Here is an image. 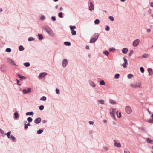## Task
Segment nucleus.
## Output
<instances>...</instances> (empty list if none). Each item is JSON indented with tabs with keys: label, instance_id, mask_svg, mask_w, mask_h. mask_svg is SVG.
Returning a JSON list of instances; mask_svg holds the SVG:
<instances>
[{
	"label": "nucleus",
	"instance_id": "nucleus-39",
	"mask_svg": "<svg viewBox=\"0 0 153 153\" xmlns=\"http://www.w3.org/2000/svg\"><path fill=\"white\" fill-rule=\"evenodd\" d=\"M44 108V106L43 105H41L39 107V109L41 111H42V110H43Z\"/></svg>",
	"mask_w": 153,
	"mask_h": 153
},
{
	"label": "nucleus",
	"instance_id": "nucleus-3",
	"mask_svg": "<svg viewBox=\"0 0 153 153\" xmlns=\"http://www.w3.org/2000/svg\"><path fill=\"white\" fill-rule=\"evenodd\" d=\"M141 85V84L139 82H137L134 84H131L130 86L131 87L133 88H138L140 87Z\"/></svg>",
	"mask_w": 153,
	"mask_h": 153
},
{
	"label": "nucleus",
	"instance_id": "nucleus-26",
	"mask_svg": "<svg viewBox=\"0 0 153 153\" xmlns=\"http://www.w3.org/2000/svg\"><path fill=\"white\" fill-rule=\"evenodd\" d=\"M11 133V131H9V132H7V133L5 134V135H7V137L8 138H10V135Z\"/></svg>",
	"mask_w": 153,
	"mask_h": 153
},
{
	"label": "nucleus",
	"instance_id": "nucleus-7",
	"mask_svg": "<svg viewBox=\"0 0 153 153\" xmlns=\"http://www.w3.org/2000/svg\"><path fill=\"white\" fill-rule=\"evenodd\" d=\"M68 64V61L66 59H64L63 60L62 62V66L64 68Z\"/></svg>",
	"mask_w": 153,
	"mask_h": 153
},
{
	"label": "nucleus",
	"instance_id": "nucleus-17",
	"mask_svg": "<svg viewBox=\"0 0 153 153\" xmlns=\"http://www.w3.org/2000/svg\"><path fill=\"white\" fill-rule=\"evenodd\" d=\"M97 102L99 104H103L104 103L105 101L104 100L101 99L100 100H97Z\"/></svg>",
	"mask_w": 153,
	"mask_h": 153
},
{
	"label": "nucleus",
	"instance_id": "nucleus-1",
	"mask_svg": "<svg viewBox=\"0 0 153 153\" xmlns=\"http://www.w3.org/2000/svg\"><path fill=\"white\" fill-rule=\"evenodd\" d=\"M44 30L46 31L51 37H53L54 34L51 28L48 26H45L43 27Z\"/></svg>",
	"mask_w": 153,
	"mask_h": 153
},
{
	"label": "nucleus",
	"instance_id": "nucleus-44",
	"mask_svg": "<svg viewBox=\"0 0 153 153\" xmlns=\"http://www.w3.org/2000/svg\"><path fill=\"white\" fill-rule=\"evenodd\" d=\"M133 53V51L132 50H131L130 51V53L128 54L129 56H131L132 54Z\"/></svg>",
	"mask_w": 153,
	"mask_h": 153
},
{
	"label": "nucleus",
	"instance_id": "nucleus-35",
	"mask_svg": "<svg viewBox=\"0 0 153 153\" xmlns=\"http://www.w3.org/2000/svg\"><path fill=\"white\" fill-rule=\"evenodd\" d=\"M103 54L106 56L108 55L109 54V52L108 51L106 50L105 51H103Z\"/></svg>",
	"mask_w": 153,
	"mask_h": 153
},
{
	"label": "nucleus",
	"instance_id": "nucleus-61",
	"mask_svg": "<svg viewBox=\"0 0 153 153\" xmlns=\"http://www.w3.org/2000/svg\"><path fill=\"white\" fill-rule=\"evenodd\" d=\"M149 4H150V6L151 7H153V2H151Z\"/></svg>",
	"mask_w": 153,
	"mask_h": 153
},
{
	"label": "nucleus",
	"instance_id": "nucleus-14",
	"mask_svg": "<svg viewBox=\"0 0 153 153\" xmlns=\"http://www.w3.org/2000/svg\"><path fill=\"white\" fill-rule=\"evenodd\" d=\"M89 83L90 84V85L92 87H95L96 86V85L91 80H90L88 81Z\"/></svg>",
	"mask_w": 153,
	"mask_h": 153
},
{
	"label": "nucleus",
	"instance_id": "nucleus-28",
	"mask_svg": "<svg viewBox=\"0 0 153 153\" xmlns=\"http://www.w3.org/2000/svg\"><path fill=\"white\" fill-rule=\"evenodd\" d=\"M118 111H117L116 112L117 116L118 118H120V117H121V113L120 112L119 113V114H118Z\"/></svg>",
	"mask_w": 153,
	"mask_h": 153
},
{
	"label": "nucleus",
	"instance_id": "nucleus-5",
	"mask_svg": "<svg viewBox=\"0 0 153 153\" xmlns=\"http://www.w3.org/2000/svg\"><path fill=\"white\" fill-rule=\"evenodd\" d=\"M140 40L138 39H137L134 40L133 42V45L134 47H136L137 46L139 43Z\"/></svg>",
	"mask_w": 153,
	"mask_h": 153
},
{
	"label": "nucleus",
	"instance_id": "nucleus-25",
	"mask_svg": "<svg viewBox=\"0 0 153 153\" xmlns=\"http://www.w3.org/2000/svg\"><path fill=\"white\" fill-rule=\"evenodd\" d=\"M147 142L150 143L152 144L153 143V141L151 139L147 138L146 140Z\"/></svg>",
	"mask_w": 153,
	"mask_h": 153
},
{
	"label": "nucleus",
	"instance_id": "nucleus-4",
	"mask_svg": "<svg viewBox=\"0 0 153 153\" xmlns=\"http://www.w3.org/2000/svg\"><path fill=\"white\" fill-rule=\"evenodd\" d=\"M125 111L128 114H130L132 112V109L131 107L128 106L126 107Z\"/></svg>",
	"mask_w": 153,
	"mask_h": 153
},
{
	"label": "nucleus",
	"instance_id": "nucleus-41",
	"mask_svg": "<svg viewBox=\"0 0 153 153\" xmlns=\"http://www.w3.org/2000/svg\"><path fill=\"white\" fill-rule=\"evenodd\" d=\"M115 49L113 47H111L109 49V51L110 52L114 51H115Z\"/></svg>",
	"mask_w": 153,
	"mask_h": 153
},
{
	"label": "nucleus",
	"instance_id": "nucleus-27",
	"mask_svg": "<svg viewBox=\"0 0 153 153\" xmlns=\"http://www.w3.org/2000/svg\"><path fill=\"white\" fill-rule=\"evenodd\" d=\"M97 39H91L89 43H93Z\"/></svg>",
	"mask_w": 153,
	"mask_h": 153
},
{
	"label": "nucleus",
	"instance_id": "nucleus-63",
	"mask_svg": "<svg viewBox=\"0 0 153 153\" xmlns=\"http://www.w3.org/2000/svg\"><path fill=\"white\" fill-rule=\"evenodd\" d=\"M108 147H104V149L105 150H108Z\"/></svg>",
	"mask_w": 153,
	"mask_h": 153
},
{
	"label": "nucleus",
	"instance_id": "nucleus-11",
	"mask_svg": "<svg viewBox=\"0 0 153 153\" xmlns=\"http://www.w3.org/2000/svg\"><path fill=\"white\" fill-rule=\"evenodd\" d=\"M90 6L89 7V9L90 11H91L94 9V5L92 2H90Z\"/></svg>",
	"mask_w": 153,
	"mask_h": 153
},
{
	"label": "nucleus",
	"instance_id": "nucleus-10",
	"mask_svg": "<svg viewBox=\"0 0 153 153\" xmlns=\"http://www.w3.org/2000/svg\"><path fill=\"white\" fill-rule=\"evenodd\" d=\"M41 121V118L40 117H38L36 119L34 120V123L36 124L39 123Z\"/></svg>",
	"mask_w": 153,
	"mask_h": 153
},
{
	"label": "nucleus",
	"instance_id": "nucleus-22",
	"mask_svg": "<svg viewBox=\"0 0 153 153\" xmlns=\"http://www.w3.org/2000/svg\"><path fill=\"white\" fill-rule=\"evenodd\" d=\"M64 44L66 46H69L71 45L70 42H69L66 41L64 42Z\"/></svg>",
	"mask_w": 153,
	"mask_h": 153
},
{
	"label": "nucleus",
	"instance_id": "nucleus-19",
	"mask_svg": "<svg viewBox=\"0 0 153 153\" xmlns=\"http://www.w3.org/2000/svg\"><path fill=\"white\" fill-rule=\"evenodd\" d=\"M14 116L15 117V118L16 119H17L19 117V114L16 111L13 114Z\"/></svg>",
	"mask_w": 153,
	"mask_h": 153
},
{
	"label": "nucleus",
	"instance_id": "nucleus-58",
	"mask_svg": "<svg viewBox=\"0 0 153 153\" xmlns=\"http://www.w3.org/2000/svg\"><path fill=\"white\" fill-rule=\"evenodd\" d=\"M39 38H42L43 36L42 34H38V35Z\"/></svg>",
	"mask_w": 153,
	"mask_h": 153
},
{
	"label": "nucleus",
	"instance_id": "nucleus-16",
	"mask_svg": "<svg viewBox=\"0 0 153 153\" xmlns=\"http://www.w3.org/2000/svg\"><path fill=\"white\" fill-rule=\"evenodd\" d=\"M150 75H152L153 74V71L152 69L148 68L147 69Z\"/></svg>",
	"mask_w": 153,
	"mask_h": 153
},
{
	"label": "nucleus",
	"instance_id": "nucleus-36",
	"mask_svg": "<svg viewBox=\"0 0 153 153\" xmlns=\"http://www.w3.org/2000/svg\"><path fill=\"white\" fill-rule=\"evenodd\" d=\"M40 100L42 101H45L46 100V97L43 96L40 98Z\"/></svg>",
	"mask_w": 153,
	"mask_h": 153
},
{
	"label": "nucleus",
	"instance_id": "nucleus-31",
	"mask_svg": "<svg viewBox=\"0 0 153 153\" xmlns=\"http://www.w3.org/2000/svg\"><path fill=\"white\" fill-rule=\"evenodd\" d=\"M30 63L28 62H27L24 63V65L26 67H28L30 66Z\"/></svg>",
	"mask_w": 153,
	"mask_h": 153
},
{
	"label": "nucleus",
	"instance_id": "nucleus-15",
	"mask_svg": "<svg viewBox=\"0 0 153 153\" xmlns=\"http://www.w3.org/2000/svg\"><path fill=\"white\" fill-rule=\"evenodd\" d=\"M128 51V49L127 48H124L122 50V52L124 54H126Z\"/></svg>",
	"mask_w": 153,
	"mask_h": 153
},
{
	"label": "nucleus",
	"instance_id": "nucleus-53",
	"mask_svg": "<svg viewBox=\"0 0 153 153\" xmlns=\"http://www.w3.org/2000/svg\"><path fill=\"white\" fill-rule=\"evenodd\" d=\"M124 153H130L129 151L126 149L124 150Z\"/></svg>",
	"mask_w": 153,
	"mask_h": 153
},
{
	"label": "nucleus",
	"instance_id": "nucleus-40",
	"mask_svg": "<svg viewBox=\"0 0 153 153\" xmlns=\"http://www.w3.org/2000/svg\"><path fill=\"white\" fill-rule=\"evenodd\" d=\"M99 22H100L99 20L98 19H96L94 22V23L95 24H98L99 23Z\"/></svg>",
	"mask_w": 153,
	"mask_h": 153
},
{
	"label": "nucleus",
	"instance_id": "nucleus-30",
	"mask_svg": "<svg viewBox=\"0 0 153 153\" xmlns=\"http://www.w3.org/2000/svg\"><path fill=\"white\" fill-rule=\"evenodd\" d=\"M19 50L20 51H22L24 50V47L22 45H20L19 46Z\"/></svg>",
	"mask_w": 153,
	"mask_h": 153
},
{
	"label": "nucleus",
	"instance_id": "nucleus-18",
	"mask_svg": "<svg viewBox=\"0 0 153 153\" xmlns=\"http://www.w3.org/2000/svg\"><path fill=\"white\" fill-rule=\"evenodd\" d=\"M34 114V113L32 111L31 112H28L26 113V115L27 116H28V115H32L33 116Z\"/></svg>",
	"mask_w": 153,
	"mask_h": 153
},
{
	"label": "nucleus",
	"instance_id": "nucleus-43",
	"mask_svg": "<svg viewBox=\"0 0 153 153\" xmlns=\"http://www.w3.org/2000/svg\"><path fill=\"white\" fill-rule=\"evenodd\" d=\"M58 16L60 18H62V12L59 13L58 14Z\"/></svg>",
	"mask_w": 153,
	"mask_h": 153
},
{
	"label": "nucleus",
	"instance_id": "nucleus-59",
	"mask_svg": "<svg viewBox=\"0 0 153 153\" xmlns=\"http://www.w3.org/2000/svg\"><path fill=\"white\" fill-rule=\"evenodd\" d=\"M51 19L53 21H55L56 20V18L54 16H52L51 17Z\"/></svg>",
	"mask_w": 153,
	"mask_h": 153
},
{
	"label": "nucleus",
	"instance_id": "nucleus-46",
	"mask_svg": "<svg viewBox=\"0 0 153 153\" xmlns=\"http://www.w3.org/2000/svg\"><path fill=\"white\" fill-rule=\"evenodd\" d=\"M123 59L124 62V63H125V64H128L127 60V59L125 57H123Z\"/></svg>",
	"mask_w": 153,
	"mask_h": 153
},
{
	"label": "nucleus",
	"instance_id": "nucleus-8",
	"mask_svg": "<svg viewBox=\"0 0 153 153\" xmlns=\"http://www.w3.org/2000/svg\"><path fill=\"white\" fill-rule=\"evenodd\" d=\"M47 74V73L46 72H42L40 73L39 75V78L40 77L44 78L46 75Z\"/></svg>",
	"mask_w": 153,
	"mask_h": 153
},
{
	"label": "nucleus",
	"instance_id": "nucleus-38",
	"mask_svg": "<svg viewBox=\"0 0 153 153\" xmlns=\"http://www.w3.org/2000/svg\"><path fill=\"white\" fill-rule=\"evenodd\" d=\"M140 69L141 72L142 73H143L144 71V69L142 67H140Z\"/></svg>",
	"mask_w": 153,
	"mask_h": 153
},
{
	"label": "nucleus",
	"instance_id": "nucleus-47",
	"mask_svg": "<svg viewBox=\"0 0 153 153\" xmlns=\"http://www.w3.org/2000/svg\"><path fill=\"white\" fill-rule=\"evenodd\" d=\"M148 55L147 54H144L142 56V57L143 58H146L148 57Z\"/></svg>",
	"mask_w": 153,
	"mask_h": 153
},
{
	"label": "nucleus",
	"instance_id": "nucleus-51",
	"mask_svg": "<svg viewBox=\"0 0 153 153\" xmlns=\"http://www.w3.org/2000/svg\"><path fill=\"white\" fill-rule=\"evenodd\" d=\"M71 31V33L73 35H75L76 34V32L75 31L72 30Z\"/></svg>",
	"mask_w": 153,
	"mask_h": 153
},
{
	"label": "nucleus",
	"instance_id": "nucleus-49",
	"mask_svg": "<svg viewBox=\"0 0 153 153\" xmlns=\"http://www.w3.org/2000/svg\"><path fill=\"white\" fill-rule=\"evenodd\" d=\"M109 19L112 21H114V18L113 16H110L108 17Z\"/></svg>",
	"mask_w": 153,
	"mask_h": 153
},
{
	"label": "nucleus",
	"instance_id": "nucleus-12",
	"mask_svg": "<svg viewBox=\"0 0 153 153\" xmlns=\"http://www.w3.org/2000/svg\"><path fill=\"white\" fill-rule=\"evenodd\" d=\"M17 76L20 78V79L21 81L23 79H26L25 77L21 75L20 74H18Z\"/></svg>",
	"mask_w": 153,
	"mask_h": 153
},
{
	"label": "nucleus",
	"instance_id": "nucleus-60",
	"mask_svg": "<svg viewBox=\"0 0 153 153\" xmlns=\"http://www.w3.org/2000/svg\"><path fill=\"white\" fill-rule=\"evenodd\" d=\"M127 64H125V63H124L122 64V65L123 67L126 68L127 66L126 65Z\"/></svg>",
	"mask_w": 153,
	"mask_h": 153
},
{
	"label": "nucleus",
	"instance_id": "nucleus-2",
	"mask_svg": "<svg viewBox=\"0 0 153 153\" xmlns=\"http://www.w3.org/2000/svg\"><path fill=\"white\" fill-rule=\"evenodd\" d=\"M116 109L115 108H111L110 114L114 118H115V112Z\"/></svg>",
	"mask_w": 153,
	"mask_h": 153
},
{
	"label": "nucleus",
	"instance_id": "nucleus-13",
	"mask_svg": "<svg viewBox=\"0 0 153 153\" xmlns=\"http://www.w3.org/2000/svg\"><path fill=\"white\" fill-rule=\"evenodd\" d=\"M114 146L116 147H121V144L118 143L115 140L114 141Z\"/></svg>",
	"mask_w": 153,
	"mask_h": 153
},
{
	"label": "nucleus",
	"instance_id": "nucleus-54",
	"mask_svg": "<svg viewBox=\"0 0 153 153\" xmlns=\"http://www.w3.org/2000/svg\"><path fill=\"white\" fill-rule=\"evenodd\" d=\"M45 19V16L44 15H42L41 16L40 18V19L41 20H43Z\"/></svg>",
	"mask_w": 153,
	"mask_h": 153
},
{
	"label": "nucleus",
	"instance_id": "nucleus-24",
	"mask_svg": "<svg viewBox=\"0 0 153 153\" xmlns=\"http://www.w3.org/2000/svg\"><path fill=\"white\" fill-rule=\"evenodd\" d=\"M10 138L12 139V140L14 142H16V138L15 137L12 135H11L10 136Z\"/></svg>",
	"mask_w": 153,
	"mask_h": 153
},
{
	"label": "nucleus",
	"instance_id": "nucleus-56",
	"mask_svg": "<svg viewBox=\"0 0 153 153\" xmlns=\"http://www.w3.org/2000/svg\"><path fill=\"white\" fill-rule=\"evenodd\" d=\"M105 30L107 31H109L110 30L109 27L108 26H107L105 29Z\"/></svg>",
	"mask_w": 153,
	"mask_h": 153
},
{
	"label": "nucleus",
	"instance_id": "nucleus-32",
	"mask_svg": "<svg viewBox=\"0 0 153 153\" xmlns=\"http://www.w3.org/2000/svg\"><path fill=\"white\" fill-rule=\"evenodd\" d=\"M100 85H105V83L103 80H102L100 81Z\"/></svg>",
	"mask_w": 153,
	"mask_h": 153
},
{
	"label": "nucleus",
	"instance_id": "nucleus-6",
	"mask_svg": "<svg viewBox=\"0 0 153 153\" xmlns=\"http://www.w3.org/2000/svg\"><path fill=\"white\" fill-rule=\"evenodd\" d=\"M31 89L30 88H28L27 90H26L25 89H23L22 92L25 94H27V93H30L31 92Z\"/></svg>",
	"mask_w": 153,
	"mask_h": 153
},
{
	"label": "nucleus",
	"instance_id": "nucleus-9",
	"mask_svg": "<svg viewBox=\"0 0 153 153\" xmlns=\"http://www.w3.org/2000/svg\"><path fill=\"white\" fill-rule=\"evenodd\" d=\"M7 61L8 62L11 63L12 65L15 66H17V65L16 64L14 61L12 59L9 58H8Z\"/></svg>",
	"mask_w": 153,
	"mask_h": 153
},
{
	"label": "nucleus",
	"instance_id": "nucleus-52",
	"mask_svg": "<svg viewBox=\"0 0 153 153\" xmlns=\"http://www.w3.org/2000/svg\"><path fill=\"white\" fill-rule=\"evenodd\" d=\"M148 122L149 123H153V119H150L149 120Z\"/></svg>",
	"mask_w": 153,
	"mask_h": 153
},
{
	"label": "nucleus",
	"instance_id": "nucleus-29",
	"mask_svg": "<svg viewBox=\"0 0 153 153\" xmlns=\"http://www.w3.org/2000/svg\"><path fill=\"white\" fill-rule=\"evenodd\" d=\"M99 37V34L98 33H95L93 35V38H98Z\"/></svg>",
	"mask_w": 153,
	"mask_h": 153
},
{
	"label": "nucleus",
	"instance_id": "nucleus-48",
	"mask_svg": "<svg viewBox=\"0 0 153 153\" xmlns=\"http://www.w3.org/2000/svg\"><path fill=\"white\" fill-rule=\"evenodd\" d=\"M94 131L92 130H90L89 131V133L90 135L92 136V134L94 133Z\"/></svg>",
	"mask_w": 153,
	"mask_h": 153
},
{
	"label": "nucleus",
	"instance_id": "nucleus-57",
	"mask_svg": "<svg viewBox=\"0 0 153 153\" xmlns=\"http://www.w3.org/2000/svg\"><path fill=\"white\" fill-rule=\"evenodd\" d=\"M16 81H17V84L19 86H21V84H20L19 83L20 82V81L18 79H17Z\"/></svg>",
	"mask_w": 153,
	"mask_h": 153
},
{
	"label": "nucleus",
	"instance_id": "nucleus-64",
	"mask_svg": "<svg viewBox=\"0 0 153 153\" xmlns=\"http://www.w3.org/2000/svg\"><path fill=\"white\" fill-rule=\"evenodd\" d=\"M146 31L147 32L149 33L151 31V30H150V29H148Z\"/></svg>",
	"mask_w": 153,
	"mask_h": 153
},
{
	"label": "nucleus",
	"instance_id": "nucleus-45",
	"mask_svg": "<svg viewBox=\"0 0 153 153\" xmlns=\"http://www.w3.org/2000/svg\"><path fill=\"white\" fill-rule=\"evenodd\" d=\"M76 26H71L70 27V28L71 30H73L76 28Z\"/></svg>",
	"mask_w": 153,
	"mask_h": 153
},
{
	"label": "nucleus",
	"instance_id": "nucleus-33",
	"mask_svg": "<svg viewBox=\"0 0 153 153\" xmlns=\"http://www.w3.org/2000/svg\"><path fill=\"white\" fill-rule=\"evenodd\" d=\"M120 76V74L118 73H117L114 76V78L116 79L119 78Z\"/></svg>",
	"mask_w": 153,
	"mask_h": 153
},
{
	"label": "nucleus",
	"instance_id": "nucleus-55",
	"mask_svg": "<svg viewBox=\"0 0 153 153\" xmlns=\"http://www.w3.org/2000/svg\"><path fill=\"white\" fill-rule=\"evenodd\" d=\"M28 128V126L27 124L25 123L24 124V128L25 129H27Z\"/></svg>",
	"mask_w": 153,
	"mask_h": 153
},
{
	"label": "nucleus",
	"instance_id": "nucleus-20",
	"mask_svg": "<svg viewBox=\"0 0 153 153\" xmlns=\"http://www.w3.org/2000/svg\"><path fill=\"white\" fill-rule=\"evenodd\" d=\"M109 102L113 105L115 104L116 103V102L114 100L111 99L109 100Z\"/></svg>",
	"mask_w": 153,
	"mask_h": 153
},
{
	"label": "nucleus",
	"instance_id": "nucleus-21",
	"mask_svg": "<svg viewBox=\"0 0 153 153\" xmlns=\"http://www.w3.org/2000/svg\"><path fill=\"white\" fill-rule=\"evenodd\" d=\"M0 70L3 72H5V69L4 66L3 65H1L0 67Z\"/></svg>",
	"mask_w": 153,
	"mask_h": 153
},
{
	"label": "nucleus",
	"instance_id": "nucleus-42",
	"mask_svg": "<svg viewBox=\"0 0 153 153\" xmlns=\"http://www.w3.org/2000/svg\"><path fill=\"white\" fill-rule=\"evenodd\" d=\"M133 76V75L132 74H130L128 75L127 77L128 79H131L132 77Z\"/></svg>",
	"mask_w": 153,
	"mask_h": 153
},
{
	"label": "nucleus",
	"instance_id": "nucleus-37",
	"mask_svg": "<svg viewBox=\"0 0 153 153\" xmlns=\"http://www.w3.org/2000/svg\"><path fill=\"white\" fill-rule=\"evenodd\" d=\"M5 51L7 52L10 53L11 51V49L10 48H7L6 49Z\"/></svg>",
	"mask_w": 153,
	"mask_h": 153
},
{
	"label": "nucleus",
	"instance_id": "nucleus-50",
	"mask_svg": "<svg viewBox=\"0 0 153 153\" xmlns=\"http://www.w3.org/2000/svg\"><path fill=\"white\" fill-rule=\"evenodd\" d=\"M56 92V93L58 94H60V91L59 90L58 88H56L55 90Z\"/></svg>",
	"mask_w": 153,
	"mask_h": 153
},
{
	"label": "nucleus",
	"instance_id": "nucleus-62",
	"mask_svg": "<svg viewBox=\"0 0 153 153\" xmlns=\"http://www.w3.org/2000/svg\"><path fill=\"white\" fill-rule=\"evenodd\" d=\"M89 123L90 125H93L94 124V122L92 121H89Z\"/></svg>",
	"mask_w": 153,
	"mask_h": 153
},
{
	"label": "nucleus",
	"instance_id": "nucleus-23",
	"mask_svg": "<svg viewBox=\"0 0 153 153\" xmlns=\"http://www.w3.org/2000/svg\"><path fill=\"white\" fill-rule=\"evenodd\" d=\"M43 131V130L42 129H39L37 131V133L39 134H40L42 133Z\"/></svg>",
	"mask_w": 153,
	"mask_h": 153
},
{
	"label": "nucleus",
	"instance_id": "nucleus-34",
	"mask_svg": "<svg viewBox=\"0 0 153 153\" xmlns=\"http://www.w3.org/2000/svg\"><path fill=\"white\" fill-rule=\"evenodd\" d=\"M27 120L29 123H30L32 122L33 119L31 117H29L27 119Z\"/></svg>",
	"mask_w": 153,
	"mask_h": 153
}]
</instances>
